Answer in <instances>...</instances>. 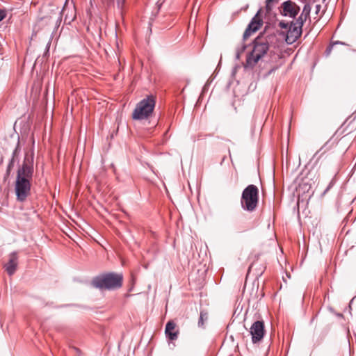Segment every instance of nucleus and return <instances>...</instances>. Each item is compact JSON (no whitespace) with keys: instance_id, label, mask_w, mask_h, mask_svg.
Listing matches in <instances>:
<instances>
[{"instance_id":"f257e3e1","label":"nucleus","mask_w":356,"mask_h":356,"mask_svg":"<svg viewBox=\"0 0 356 356\" xmlns=\"http://www.w3.org/2000/svg\"><path fill=\"white\" fill-rule=\"evenodd\" d=\"M33 152L26 153L21 166L19 167L15 190L17 200L24 202L30 194L31 181L33 175Z\"/></svg>"},{"instance_id":"f03ea898","label":"nucleus","mask_w":356,"mask_h":356,"mask_svg":"<svg viewBox=\"0 0 356 356\" xmlns=\"http://www.w3.org/2000/svg\"><path fill=\"white\" fill-rule=\"evenodd\" d=\"M277 40L275 34L257 37L253 42L252 51L247 56L244 67L245 69H253L257 63L267 54L270 47L275 44Z\"/></svg>"},{"instance_id":"7ed1b4c3","label":"nucleus","mask_w":356,"mask_h":356,"mask_svg":"<svg viewBox=\"0 0 356 356\" xmlns=\"http://www.w3.org/2000/svg\"><path fill=\"white\" fill-rule=\"evenodd\" d=\"M122 284V275L114 273L102 275L95 277L92 281V285L101 290H112L120 288Z\"/></svg>"},{"instance_id":"20e7f679","label":"nucleus","mask_w":356,"mask_h":356,"mask_svg":"<svg viewBox=\"0 0 356 356\" xmlns=\"http://www.w3.org/2000/svg\"><path fill=\"white\" fill-rule=\"evenodd\" d=\"M259 201L258 188L253 184L248 185L243 191L241 200L242 208L252 212L257 207Z\"/></svg>"},{"instance_id":"39448f33","label":"nucleus","mask_w":356,"mask_h":356,"mask_svg":"<svg viewBox=\"0 0 356 356\" xmlns=\"http://www.w3.org/2000/svg\"><path fill=\"white\" fill-rule=\"evenodd\" d=\"M155 106V99L153 96H147L139 102L132 114L134 120L147 119L153 112Z\"/></svg>"},{"instance_id":"423d86ee","label":"nucleus","mask_w":356,"mask_h":356,"mask_svg":"<svg viewBox=\"0 0 356 356\" xmlns=\"http://www.w3.org/2000/svg\"><path fill=\"white\" fill-rule=\"evenodd\" d=\"M250 334L253 343L259 342L264 336V323L262 321H255L250 327Z\"/></svg>"},{"instance_id":"0eeeda50","label":"nucleus","mask_w":356,"mask_h":356,"mask_svg":"<svg viewBox=\"0 0 356 356\" xmlns=\"http://www.w3.org/2000/svg\"><path fill=\"white\" fill-rule=\"evenodd\" d=\"M302 34L301 25H298L291 22L287 33L286 35L285 41L287 44H291L297 41Z\"/></svg>"},{"instance_id":"6e6552de","label":"nucleus","mask_w":356,"mask_h":356,"mask_svg":"<svg viewBox=\"0 0 356 356\" xmlns=\"http://www.w3.org/2000/svg\"><path fill=\"white\" fill-rule=\"evenodd\" d=\"M259 11L255 15V16L252 19L251 22L249 23L248 27L246 28L244 33H243V39L245 40L249 38L252 33L256 32L259 29L263 24V21L261 18L259 16Z\"/></svg>"},{"instance_id":"1a4fd4ad","label":"nucleus","mask_w":356,"mask_h":356,"mask_svg":"<svg viewBox=\"0 0 356 356\" xmlns=\"http://www.w3.org/2000/svg\"><path fill=\"white\" fill-rule=\"evenodd\" d=\"M9 259L7 263L3 266L5 270L8 275H13L17 268L18 265V257L17 252H13L9 254Z\"/></svg>"},{"instance_id":"9d476101","label":"nucleus","mask_w":356,"mask_h":356,"mask_svg":"<svg viewBox=\"0 0 356 356\" xmlns=\"http://www.w3.org/2000/svg\"><path fill=\"white\" fill-rule=\"evenodd\" d=\"M299 7H298L293 1H284L282 4L283 15L294 18L299 12Z\"/></svg>"},{"instance_id":"9b49d317","label":"nucleus","mask_w":356,"mask_h":356,"mask_svg":"<svg viewBox=\"0 0 356 356\" xmlns=\"http://www.w3.org/2000/svg\"><path fill=\"white\" fill-rule=\"evenodd\" d=\"M176 327V324L172 321H170L165 325V334L167 338L171 341L176 340L178 337V331H174Z\"/></svg>"},{"instance_id":"f8f14e48","label":"nucleus","mask_w":356,"mask_h":356,"mask_svg":"<svg viewBox=\"0 0 356 356\" xmlns=\"http://www.w3.org/2000/svg\"><path fill=\"white\" fill-rule=\"evenodd\" d=\"M309 13V10H307L306 6H305L303 11L300 16L296 19V22H294L295 24L298 25H301V27H302L304 22L306 21L308 15Z\"/></svg>"},{"instance_id":"ddd939ff","label":"nucleus","mask_w":356,"mask_h":356,"mask_svg":"<svg viewBox=\"0 0 356 356\" xmlns=\"http://www.w3.org/2000/svg\"><path fill=\"white\" fill-rule=\"evenodd\" d=\"M246 49V44L241 42L236 48L235 58L236 60H239L241 55L244 52Z\"/></svg>"},{"instance_id":"4468645a","label":"nucleus","mask_w":356,"mask_h":356,"mask_svg":"<svg viewBox=\"0 0 356 356\" xmlns=\"http://www.w3.org/2000/svg\"><path fill=\"white\" fill-rule=\"evenodd\" d=\"M208 319V314L204 311L200 312V318L198 321V326L203 327L204 322Z\"/></svg>"},{"instance_id":"2eb2a0df","label":"nucleus","mask_w":356,"mask_h":356,"mask_svg":"<svg viewBox=\"0 0 356 356\" xmlns=\"http://www.w3.org/2000/svg\"><path fill=\"white\" fill-rule=\"evenodd\" d=\"M336 44L346 45V44L345 42H340V41H335V42H332L325 51V54L326 56H328L331 54L333 47Z\"/></svg>"},{"instance_id":"dca6fc26","label":"nucleus","mask_w":356,"mask_h":356,"mask_svg":"<svg viewBox=\"0 0 356 356\" xmlns=\"http://www.w3.org/2000/svg\"><path fill=\"white\" fill-rule=\"evenodd\" d=\"M20 147H19V141H18L17 145H16V147L15 148L13 152V154H12V158L11 159H14L15 161H18V157H19V153H20Z\"/></svg>"},{"instance_id":"f3484780","label":"nucleus","mask_w":356,"mask_h":356,"mask_svg":"<svg viewBox=\"0 0 356 356\" xmlns=\"http://www.w3.org/2000/svg\"><path fill=\"white\" fill-rule=\"evenodd\" d=\"M15 161H15L14 159H11L10 161H9L8 165L7 166V169H6V175H10L12 168L14 167V164H15Z\"/></svg>"},{"instance_id":"a211bd4d","label":"nucleus","mask_w":356,"mask_h":356,"mask_svg":"<svg viewBox=\"0 0 356 356\" xmlns=\"http://www.w3.org/2000/svg\"><path fill=\"white\" fill-rule=\"evenodd\" d=\"M289 24L283 21L279 22V26L284 29H287L289 28Z\"/></svg>"},{"instance_id":"6ab92c4d","label":"nucleus","mask_w":356,"mask_h":356,"mask_svg":"<svg viewBox=\"0 0 356 356\" xmlns=\"http://www.w3.org/2000/svg\"><path fill=\"white\" fill-rule=\"evenodd\" d=\"M6 17V11L3 9H0V22Z\"/></svg>"},{"instance_id":"aec40b11","label":"nucleus","mask_w":356,"mask_h":356,"mask_svg":"<svg viewBox=\"0 0 356 356\" xmlns=\"http://www.w3.org/2000/svg\"><path fill=\"white\" fill-rule=\"evenodd\" d=\"M334 180H332V181L330 182V184H329L328 186L327 187V188L325 190V191H324V193H324V194H325V193H327V191H329V190L332 187V186L334 185Z\"/></svg>"},{"instance_id":"412c9836","label":"nucleus","mask_w":356,"mask_h":356,"mask_svg":"<svg viewBox=\"0 0 356 356\" xmlns=\"http://www.w3.org/2000/svg\"><path fill=\"white\" fill-rule=\"evenodd\" d=\"M330 140H328L327 142H326L325 143V145L321 147V149L320 150H322L323 149L325 148L326 147V149L325 150V152L331 146H329L328 147H327V146H328V144L330 143Z\"/></svg>"},{"instance_id":"4be33fe9","label":"nucleus","mask_w":356,"mask_h":356,"mask_svg":"<svg viewBox=\"0 0 356 356\" xmlns=\"http://www.w3.org/2000/svg\"><path fill=\"white\" fill-rule=\"evenodd\" d=\"M321 6L320 5L316 6V14L318 15L321 11Z\"/></svg>"},{"instance_id":"5701e85b","label":"nucleus","mask_w":356,"mask_h":356,"mask_svg":"<svg viewBox=\"0 0 356 356\" xmlns=\"http://www.w3.org/2000/svg\"><path fill=\"white\" fill-rule=\"evenodd\" d=\"M123 3H124V1H118V7L119 8H122L123 6Z\"/></svg>"},{"instance_id":"b1692460","label":"nucleus","mask_w":356,"mask_h":356,"mask_svg":"<svg viewBox=\"0 0 356 356\" xmlns=\"http://www.w3.org/2000/svg\"><path fill=\"white\" fill-rule=\"evenodd\" d=\"M156 6H157V11L160 9L161 6V3H158V2L156 3Z\"/></svg>"}]
</instances>
